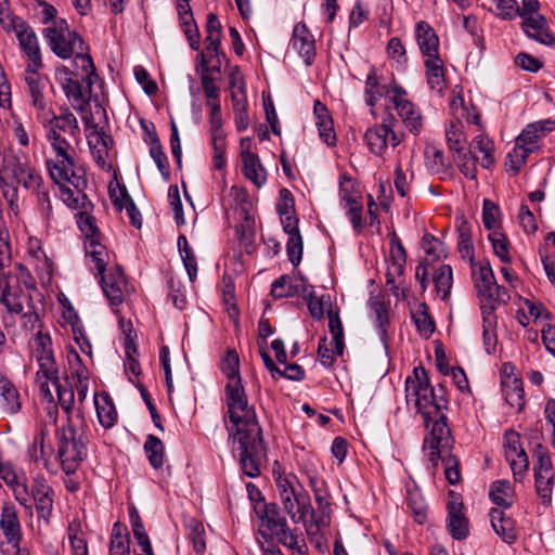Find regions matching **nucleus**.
<instances>
[{
	"label": "nucleus",
	"instance_id": "nucleus-23",
	"mask_svg": "<svg viewBox=\"0 0 555 555\" xmlns=\"http://www.w3.org/2000/svg\"><path fill=\"white\" fill-rule=\"evenodd\" d=\"M501 386L506 402L512 408L521 410L524 406L522 382L512 363H504L501 367Z\"/></svg>",
	"mask_w": 555,
	"mask_h": 555
},
{
	"label": "nucleus",
	"instance_id": "nucleus-28",
	"mask_svg": "<svg viewBox=\"0 0 555 555\" xmlns=\"http://www.w3.org/2000/svg\"><path fill=\"white\" fill-rule=\"evenodd\" d=\"M41 67L42 62L37 66H33V63H28L25 68L24 80L31 98L33 106L39 112H44L47 108V101L44 98L46 79L39 73Z\"/></svg>",
	"mask_w": 555,
	"mask_h": 555
},
{
	"label": "nucleus",
	"instance_id": "nucleus-14",
	"mask_svg": "<svg viewBox=\"0 0 555 555\" xmlns=\"http://www.w3.org/2000/svg\"><path fill=\"white\" fill-rule=\"evenodd\" d=\"M391 92V103L404 128L411 134L420 135L425 125L421 109L408 98L402 88L393 87Z\"/></svg>",
	"mask_w": 555,
	"mask_h": 555
},
{
	"label": "nucleus",
	"instance_id": "nucleus-56",
	"mask_svg": "<svg viewBox=\"0 0 555 555\" xmlns=\"http://www.w3.org/2000/svg\"><path fill=\"white\" fill-rule=\"evenodd\" d=\"M306 283L301 280L293 283L287 276H281L272 283L271 293L276 298L291 297L296 293H301Z\"/></svg>",
	"mask_w": 555,
	"mask_h": 555
},
{
	"label": "nucleus",
	"instance_id": "nucleus-17",
	"mask_svg": "<svg viewBox=\"0 0 555 555\" xmlns=\"http://www.w3.org/2000/svg\"><path fill=\"white\" fill-rule=\"evenodd\" d=\"M328 327L333 336V341L327 343L326 338H322L318 347V358L323 366H331L336 357L344 352V328L336 311H328Z\"/></svg>",
	"mask_w": 555,
	"mask_h": 555
},
{
	"label": "nucleus",
	"instance_id": "nucleus-39",
	"mask_svg": "<svg viewBox=\"0 0 555 555\" xmlns=\"http://www.w3.org/2000/svg\"><path fill=\"white\" fill-rule=\"evenodd\" d=\"M426 166L428 170L438 175L441 178H447L452 175L451 163L444 157V153L441 149L429 145L425 150Z\"/></svg>",
	"mask_w": 555,
	"mask_h": 555
},
{
	"label": "nucleus",
	"instance_id": "nucleus-53",
	"mask_svg": "<svg viewBox=\"0 0 555 555\" xmlns=\"http://www.w3.org/2000/svg\"><path fill=\"white\" fill-rule=\"evenodd\" d=\"M232 107L234 113V121L237 131L243 132L247 130L249 127V117H248V104L246 94H233L232 96Z\"/></svg>",
	"mask_w": 555,
	"mask_h": 555
},
{
	"label": "nucleus",
	"instance_id": "nucleus-62",
	"mask_svg": "<svg viewBox=\"0 0 555 555\" xmlns=\"http://www.w3.org/2000/svg\"><path fill=\"white\" fill-rule=\"evenodd\" d=\"M422 248L425 254L431 258L433 261L440 260L447 257L444 244L437 237L425 234L422 238Z\"/></svg>",
	"mask_w": 555,
	"mask_h": 555
},
{
	"label": "nucleus",
	"instance_id": "nucleus-36",
	"mask_svg": "<svg viewBox=\"0 0 555 555\" xmlns=\"http://www.w3.org/2000/svg\"><path fill=\"white\" fill-rule=\"evenodd\" d=\"M22 408L18 390L13 383L0 374V412L16 414Z\"/></svg>",
	"mask_w": 555,
	"mask_h": 555
},
{
	"label": "nucleus",
	"instance_id": "nucleus-8",
	"mask_svg": "<svg viewBox=\"0 0 555 555\" xmlns=\"http://www.w3.org/2000/svg\"><path fill=\"white\" fill-rule=\"evenodd\" d=\"M79 69L81 74L70 70L64 65L59 66L55 70V80L61 86L73 108L83 111L89 103L92 86L99 80V76L95 74V69L92 74Z\"/></svg>",
	"mask_w": 555,
	"mask_h": 555
},
{
	"label": "nucleus",
	"instance_id": "nucleus-63",
	"mask_svg": "<svg viewBox=\"0 0 555 555\" xmlns=\"http://www.w3.org/2000/svg\"><path fill=\"white\" fill-rule=\"evenodd\" d=\"M413 320L420 334L428 338L435 331V324L427 312L425 304H421L418 309L413 313Z\"/></svg>",
	"mask_w": 555,
	"mask_h": 555
},
{
	"label": "nucleus",
	"instance_id": "nucleus-2",
	"mask_svg": "<svg viewBox=\"0 0 555 555\" xmlns=\"http://www.w3.org/2000/svg\"><path fill=\"white\" fill-rule=\"evenodd\" d=\"M87 425L80 416L67 417V424L56 431L57 460L66 475L74 474L88 455Z\"/></svg>",
	"mask_w": 555,
	"mask_h": 555
},
{
	"label": "nucleus",
	"instance_id": "nucleus-9",
	"mask_svg": "<svg viewBox=\"0 0 555 555\" xmlns=\"http://www.w3.org/2000/svg\"><path fill=\"white\" fill-rule=\"evenodd\" d=\"M2 173L7 179H12L16 184L31 192H39L43 185L40 172L24 153L4 155Z\"/></svg>",
	"mask_w": 555,
	"mask_h": 555
},
{
	"label": "nucleus",
	"instance_id": "nucleus-1",
	"mask_svg": "<svg viewBox=\"0 0 555 555\" xmlns=\"http://www.w3.org/2000/svg\"><path fill=\"white\" fill-rule=\"evenodd\" d=\"M227 377L224 398L227 405L225 429L229 440L237 443V457L242 472L255 478L260 475L263 453L262 433L256 412L249 404L240 374V358L235 350H228L220 363Z\"/></svg>",
	"mask_w": 555,
	"mask_h": 555
},
{
	"label": "nucleus",
	"instance_id": "nucleus-21",
	"mask_svg": "<svg viewBox=\"0 0 555 555\" xmlns=\"http://www.w3.org/2000/svg\"><path fill=\"white\" fill-rule=\"evenodd\" d=\"M256 512L260 520L259 532L264 539L278 538L289 529L286 518L276 504L264 503L262 508L257 507Z\"/></svg>",
	"mask_w": 555,
	"mask_h": 555
},
{
	"label": "nucleus",
	"instance_id": "nucleus-32",
	"mask_svg": "<svg viewBox=\"0 0 555 555\" xmlns=\"http://www.w3.org/2000/svg\"><path fill=\"white\" fill-rule=\"evenodd\" d=\"M47 434V429L41 427L34 437L33 442L29 444L27 453L30 461L37 464H42L47 470L55 473L50 460L53 449L50 444H46Z\"/></svg>",
	"mask_w": 555,
	"mask_h": 555
},
{
	"label": "nucleus",
	"instance_id": "nucleus-25",
	"mask_svg": "<svg viewBox=\"0 0 555 555\" xmlns=\"http://www.w3.org/2000/svg\"><path fill=\"white\" fill-rule=\"evenodd\" d=\"M289 49L296 52L307 66L315 59V39L304 22H298L294 28L289 41Z\"/></svg>",
	"mask_w": 555,
	"mask_h": 555
},
{
	"label": "nucleus",
	"instance_id": "nucleus-49",
	"mask_svg": "<svg viewBox=\"0 0 555 555\" xmlns=\"http://www.w3.org/2000/svg\"><path fill=\"white\" fill-rule=\"evenodd\" d=\"M446 139L449 149L456 153L465 150L467 138L464 131V125L461 121L451 120L446 126Z\"/></svg>",
	"mask_w": 555,
	"mask_h": 555
},
{
	"label": "nucleus",
	"instance_id": "nucleus-12",
	"mask_svg": "<svg viewBox=\"0 0 555 555\" xmlns=\"http://www.w3.org/2000/svg\"><path fill=\"white\" fill-rule=\"evenodd\" d=\"M470 266L474 285L481 300L488 301L489 306H494V302L509 298L507 293L496 284L489 262H473Z\"/></svg>",
	"mask_w": 555,
	"mask_h": 555
},
{
	"label": "nucleus",
	"instance_id": "nucleus-40",
	"mask_svg": "<svg viewBox=\"0 0 555 555\" xmlns=\"http://www.w3.org/2000/svg\"><path fill=\"white\" fill-rule=\"evenodd\" d=\"M469 151L474 155L481 154L479 157V163L482 168L490 169L494 165L495 145L489 137L485 134L476 135L469 145Z\"/></svg>",
	"mask_w": 555,
	"mask_h": 555
},
{
	"label": "nucleus",
	"instance_id": "nucleus-30",
	"mask_svg": "<svg viewBox=\"0 0 555 555\" xmlns=\"http://www.w3.org/2000/svg\"><path fill=\"white\" fill-rule=\"evenodd\" d=\"M11 31L15 33L20 48L27 56L28 63H33V66H37L42 62L37 36L26 22L21 21Z\"/></svg>",
	"mask_w": 555,
	"mask_h": 555
},
{
	"label": "nucleus",
	"instance_id": "nucleus-31",
	"mask_svg": "<svg viewBox=\"0 0 555 555\" xmlns=\"http://www.w3.org/2000/svg\"><path fill=\"white\" fill-rule=\"evenodd\" d=\"M191 0H176V11L180 26L189 41L190 47L197 51L201 47V35L193 16Z\"/></svg>",
	"mask_w": 555,
	"mask_h": 555
},
{
	"label": "nucleus",
	"instance_id": "nucleus-45",
	"mask_svg": "<svg viewBox=\"0 0 555 555\" xmlns=\"http://www.w3.org/2000/svg\"><path fill=\"white\" fill-rule=\"evenodd\" d=\"M450 107L452 116L456 121H466L468 124L480 125V115L475 106L468 107L462 95H454L451 100Z\"/></svg>",
	"mask_w": 555,
	"mask_h": 555
},
{
	"label": "nucleus",
	"instance_id": "nucleus-20",
	"mask_svg": "<svg viewBox=\"0 0 555 555\" xmlns=\"http://www.w3.org/2000/svg\"><path fill=\"white\" fill-rule=\"evenodd\" d=\"M28 298L27 287L15 275L0 278V302L9 312L20 313Z\"/></svg>",
	"mask_w": 555,
	"mask_h": 555
},
{
	"label": "nucleus",
	"instance_id": "nucleus-51",
	"mask_svg": "<svg viewBox=\"0 0 555 555\" xmlns=\"http://www.w3.org/2000/svg\"><path fill=\"white\" fill-rule=\"evenodd\" d=\"M143 448L153 468H160L165 463V447L163 441L154 435H149Z\"/></svg>",
	"mask_w": 555,
	"mask_h": 555
},
{
	"label": "nucleus",
	"instance_id": "nucleus-6",
	"mask_svg": "<svg viewBox=\"0 0 555 555\" xmlns=\"http://www.w3.org/2000/svg\"><path fill=\"white\" fill-rule=\"evenodd\" d=\"M405 398L406 402L413 404L423 415L427 427L430 420L442 415L447 408V401L442 397H436L423 367H415L413 376L406 378Z\"/></svg>",
	"mask_w": 555,
	"mask_h": 555
},
{
	"label": "nucleus",
	"instance_id": "nucleus-57",
	"mask_svg": "<svg viewBox=\"0 0 555 555\" xmlns=\"http://www.w3.org/2000/svg\"><path fill=\"white\" fill-rule=\"evenodd\" d=\"M189 539L197 555H203L206 550L205 528L202 522L191 518L185 524Z\"/></svg>",
	"mask_w": 555,
	"mask_h": 555
},
{
	"label": "nucleus",
	"instance_id": "nucleus-38",
	"mask_svg": "<svg viewBox=\"0 0 555 555\" xmlns=\"http://www.w3.org/2000/svg\"><path fill=\"white\" fill-rule=\"evenodd\" d=\"M301 294L312 318L321 320L324 317L325 311L328 313L330 310L338 313V310L332 309L330 295L317 296L313 287L309 285L304 287Z\"/></svg>",
	"mask_w": 555,
	"mask_h": 555
},
{
	"label": "nucleus",
	"instance_id": "nucleus-22",
	"mask_svg": "<svg viewBox=\"0 0 555 555\" xmlns=\"http://www.w3.org/2000/svg\"><path fill=\"white\" fill-rule=\"evenodd\" d=\"M105 271V269L103 270ZM102 274V289L107 297L111 307L117 312L118 307L129 293L128 284L122 270L119 267H114L108 270L106 274Z\"/></svg>",
	"mask_w": 555,
	"mask_h": 555
},
{
	"label": "nucleus",
	"instance_id": "nucleus-59",
	"mask_svg": "<svg viewBox=\"0 0 555 555\" xmlns=\"http://www.w3.org/2000/svg\"><path fill=\"white\" fill-rule=\"evenodd\" d=\"M201 59L202 65L205 67V72L202 74L201 77V83L205 93V96L207 98V105H210L214 101H219V93L220 90L218 86L215 82V79L208 74L209 68L208 60L204 53H201L198 55Z\"/></svg>",
	"mask_w": 555,
	"mask_h": 555
},
{
	"label": "nucleus",
	"instance_id": "nucleus-54",
	"mask_svg": "<svg viewBox=\"0 0 555 555\" xmlns=\"http://www.w3.org/2000/svg\"><path fill=\"white\" fill-rule=\"evenodd\" d=\"M60 186L62 201L73 209H76L80 205V201L85 198L81 189L86 184L85 176L82 175V183L76 185L74 182H66L64 184L56 183Z\"/></svg>",
	"mask_w": 555,
	"mask_h": 555
},
{
	"label": "nucleus",
	"instance_id": "nucleus-64",
	"mask_svg": "<svg viewBox=\"0 0 555 555\" xmlns=\"http://www.w3.org/2000/svg\"><path fill=\"white\" fill-rule=\"evenodd\" d=\"M276 539L279 543L291 551V555H294L296 552L308 547L302 534L297 533L296 530L291 528L279 535Z\"/></svg>",
	"mask_w": 555,
	"mask_h": 555
},
{
	"label": "nucleus",
	"instance_id": "nucleus-41",
	"mask_svg": "<svg viewBox=\"0 0 555 555\" xmlns=\"http://www.w3.org/2000/svg\"><path fill=\"white\" fill-rule=\"evenodd\" d=\"M94 405L100 424L112 428L117 421V412L112 398L106 393L94 395Z\"/></svg>",
	"mask_w": 555,
	"mask_h": 555
},
{
	"label": "nucleus",
	"instance_id": "nucleus-48",
	"mask_svg": "<svg viewBox=\"0 0 555 555\" xmlns=\"http://www.w3.org/2000/svg\"><path fill=\"white\" fill-rule=\"evenodd\" d=\"M86 124L87 138L90 146L99 147L96 159L102 165L105 164V155L107 154V140L108 137L101 133L95 125H92L88 117H82Z\"/></svg>",
	"mask_w": 555,
	"mask_h": 555
},
{
	"label": "nucleus",
	"instance_id": "nucleus-7",
	"mask_svg": "<svg viewBox=\"0 0 555 555\" xmlns=\"http://www.w3.org/2000/svg\"><path fill=\"white\" fill-rule=\"evenodd\" d=\"M38 371L36 373V386L43 400L53 403L55 396L61 408L66 414H70L75 403V393L72 387L64 386L60 383L59 369L55 358L36 359Z\"/></svg>",
	"mask_w": 555,
	"mask_h": 555
},
{
	"label": "nucleus",
	"instance_id": "nucleus-10",
	"mask_svg": "<svg viewBox=\"0 0 555 555\" xmlns=\"http://www.w3.org/2000/svg\"><path fill=\"white\" fill-rule=\"evenodd\" d=\"M431 421L433 425L429 434L424 439L423 451L435 469L438 466L440 456L451 453L453 438L444 414Z\"/></svg>",
	"mask_w": 555,
	"mask_h": 555
},
{
	"label": "nucleus",
	"instance_id": "nucleus-52",
	"mask_svg": "<svg viewBox=\"0 0 555 555\" xmlns=\"http://www.w3.org/2000/svg\"><path fill=\"white\" fill-rule=\"evenodd\" d=\"M433 280L437 295L442 300H446L450 295L453 283L451 267L449 264H442L439 267L435 272Z\"/></svg>",
	"mask_w": 555,
	"mask_h": 555
},
{
	"label": "nucleus",
	"instance_id": "nucleus-35",
	"mask_svg": "<svg viewBox=\"0 0 555 555\" xmlns=\"http://www.w3.org/2000/svg\"><path fill=\"white\" fill-rule=\"evenodd\" d=\"M313 115L320 138L327 145L334 146L336 144V133L334 131L333 120L327 107L320 101H315Z\"/></svg>",
	"mask_w": 555,
	"mask_h": 555
},
{
	"label": "nucleus",
	"instance_id": "nucleus-42",
	"mask_svg": "<svg viewBox=\"0 0 555 555\" xmlns=\"http://www.w3.org/2000/svg\"><path fill=\"white\" fill-rule=\"evenodd\" d=\"M482 328L486 351L488 353H492L495 351L498 343L494 306H487L482 308Z\"/></svg>",
	"mask_w": 555,
	"mask_h": 555
},
{
	"label": "nucleus",
	"instance_id": "nucleus-33",
	"mask_svg": "<svg viewBox=\"0 0 555 555\" xmlns=\"http://www.w3.org/2000/svg\"><path fill=\"white\" fill-rule=\"evenodd\" d=\"M521 18V27L529 37L544 44H553L555 42V37L550 31L546 20L541 13L527 15Z\"/></svg>",
	"mask_w": 555,
	"mask_h": 555
},
{
	"label": "nucleus",
	"instance_id": "nucleus-5",
	"mask_svg": "<svg viewBox=\"0 0 555 555\" xmlns=\"http://www.w3.org/2000/svg\"><path fill=\"white\" fill-rule=\"evenodd\" d=\"M555 129V121L543 119L528 124L515 139L505 160L506 171L516 176L525 167L528 156L540 150L542 140Z\"/></svg>",
	"mask_w": 555,
	"mask_h": 555
},
{
	"label": "nucleus",
	"instance_id": "nucleus-61",
	"mask_svg": "<svg viewBox=\"0 0 555 555\" xmlns=\"http://www.w3.org/2000/svg\"><path fill=\"white\" fill-rule=\"evenodd\" d=\"M459 251L464 259L470 263L474 262V247L472 243L470 230L466 221H462L459 227Z\"/></svg>",
	"mask_w": 555,
	"mask_h": 555
},
{
	"label": "nucleus",
	"instance_id": "nucleus-18",
	"mask_svg": "<svg viewBox=\"0 0 555 555\" xmlns=\"http://www.w3.org/2000/svg\"><path fill=\"white\" fill-rule=\"evenodd\" d=\"M406 255L405 250L396 234L391 235L386 272V283L391 285V291L397 298H404V291L397 285L404 272Z\"/></svg>",
	"mask_w": 555,
	"mask_h": 555
},
{
	"label": "nucleus",
	"instance_id": "nucleus-29",
	"mask_svg": "<svg viewBox=\"0 0 555 555\" xmlns=\"http://www.w3.org/2000/svg\"><path fill=\"white\" fill-rule=\"evenodd\" d=\"M448 503V527L452 537L456 540L465 539L469 532L468 519L463 512V502L459 494L451 491Z\"/></svg>",
	"mask_w": 555,
	"mask_h": 555
},
{
	"label": "nucleus",
	"instance_id": "nucleus-44",
	"mask_svg": "<svg viewBox=\"0 0 555 555\" xmlns=\"http://www.w3.org/2000/svg\"><path fill=\"white\" fill-rule=\"evenodd\" d=\"M427 83L433 90L441 92L446 87L443 62L440 56L425 59Z\"/></svg>",
	"mask_w": 555,
	"mask_h": 555
},
{
	"label": "nucleus",
	"instance_id": "nucleus-27",
	"mask_svg": "<svg viewBox=\"0 0 555 555\" xmlns=\"http://www.w3.org/2000/svg\"><path fill=\"white\" fill-rule=\"evenodd\" d=\"M0 531L5 542L20 553L22 527L14 505L5 503L0 515Z\"/></svg>",
	"mask_w": 555,
	"mask_h": 555
},
{
	"label": "nucleus",
	"instance_id": "nucleus-15",
	"mask_svg": "<svg viewBox=\"0 0 555 555\" xmlns=\"http://www.w3.org/2000/svg\"><path fill=\"white\" fill-rule=\"evenodd\" d=\"M281 503L294 524H304L307 533L313 532V527L319 529L321 520L315 519V513L307 493L300 491L281 500Z\"/></svg>",
	"mask_w": 555,
	"mask_h": 555
},
{
	"label": "nucleus",
	"instance_id": "nucleus-50",
	"mask_svg": "<svg viewBox=\"0 0 555 555\" xmlns=\"http://www.w3.org/2000/svg\"><path fill=\"white\" fill-rule=\"evenodd\" d=\"M242 162L244 176L256 186L260 188L267 181V175L264 168L260 164L259 157L257 155L247 154V158Z\"/></svg>",
	"mask_w": 555,
	"mask_h": 555
},
{
	"label": "nucleus",
	"instance_id": "nucleus-3",
	"mask_svg": "<svg viewBox=\"0 0 555 555\" xmlns=\"http://www.w3.org/2000/svg\"><path fill=\"white\" fill-rule=\"evenodd\" d=\"M43 35L50 49L61 59H74L77 68L92 74L94 64L92 57L87 52V47L82 38L69 29L64 20L53 22L51 26L44 28Z\"/></svg>",
	"mask_w": 555,
	"mask_h": 555
},
{
	"label": "nucleus",
	"instance_id": "nucleus-26",
	"mask_svg": "<svg viewBox=\"0 0 555 555\" xmlns=\"http://www.w3.org/2000/svg\"><path fill=\"white\" fill-rule=\"evenodd\" d=\"M505 457L509 463L511 469L515 479H520L527 472L529 461L526 451L520 444V437L515 431H507L505 434Z\"/></svg>",
	"mask_w": 555,
	"mask_h": 555
},
{
	"label": "nucleus",
	"instance_id": "nucleus-24",
	"mask_svg": "<svg viewBox=\"0 0 555 555\" xmlns=\"http://www.w3.org/2000/svg\"><path fill=\"white\" fill-rule=\"evenodd\" d=\"M31 495L35 502L38 519L43 521L44 525H49L53 513L54 492L44 477L37 476L34 478Z\"/></svg>",
	"mask_w": 555,
	"mask_h": 555
},
{
	"label": "nucleus",
	"instance_id": "nucleus-55",
	"mask_svg": "<svg viewBox=\"0 0 555 555\" xmlns=\"http://www.w3.org/2000/svg\"><path fill=\"white\" fill-rule=\"evenodd\" d=\"M454 162L456 163L460 171L466 177L474 180L477 176V163L479 156L474 155L469 150H462L454 153Z\"/></svg>",
	"mask_w": 555,
	"mask_h": 555
},
{
	"label": "nucleus",
	"instance_id": "nucleus-47",
	"mask_svg": "<svg viewBox=\"0 0 555 555\" xmlns=\"http://www.w3.org/2000/svg\"><path fill=\"white\" fill-rule=\"evenodd\" d=\"M384 93L385 87L379 83L376 69L373 67L366 76L364 88L365 103L372 108L371 114L373 116H376L374 106L383 98Z\"/></svg>",
	"mask_w": 555,
	"mask_h": 555
},
{
	"label": "nucleus",
	"instance_id": "nucleus-34",
	"mask_svg": "<svg viewBox=\"0 0 555 555\" xmlns=\"http://www.w3.org/2000/svg\"><path fill=\"white\" fill-rule=\"evenodd\" d=\"M415 39L425 59L439 55V38L428 23L421 21L416 24Z\"/></svg>",
	"mask_w": 555,
	"mask_h": 555
},
{
	"label": "nucleus",
	"instance_id": "nucleus-19",
	"mask_svg": "<svg viewBox=\"0 0 555 555\" xmlns=\"http://www.w3.org/2000/svg\"><path fill=\"white\" fill-rule=\"evenodd\" d=\"M40 119L46 130V135H50L53 132L55 134L66 133L73 140H78L80 134V128L76 116L69 111L65 109L61 115L56 116L53 112L46 108L44 112H40Z\"/></svg>",
	"mask_w": 555,
	"mask_h": 555
},
{
	"label": "nucleus",
	"instance_id": "nucleus-16",
	"mask_svg": "<svg viewBox=\"0 0 555 555\" xmlns=\"http://www.w3.org/2000/svg\"><path fill=\"white\" fill-rule=\"evenodd\" d=\"M339 204L346 209L353 230L360 232L363 229L362 196L356 182L347 176H341L339 181Z\"/></svg>",
	"mask_w": 555,
	"mask_h": 555
},
{
	"label": "nucleus",
	"instance_id": "nucleus-11",
	"mask_svg": "<svg viewBox=\"0 0 555 555\" xmlns=\"http://www.w3.org/2000/svg\"><path fill=\"white\" fill-rule=\"evenodd\" d=\"M396 118L388 114L380 124L366 129L364 141L371 153L377 156H385L389 149L397 147L402 141V134L393 130Z\"/></svg>",
	"mask_w": 555,
	"mask_h": 555
},
{
	"label": "nucleus",
	"instance_id": "nucleus-60",
	"mask_svg": "<svg viewBox=\"0 0 555 555\" xmlns=\"http://www.w3.org/2000/svg\"><path fill=\"white\" fill-rule=\"evenodd\" d=\"M274 480L280 500L292 496L301 491L298 489L300 488L299 482L294 475L285 476L280 473H274Z\"/></svg>",
	"mask_w": 555,
	"mask_h": 555
},
{
	"label": "nucleus",
	"instance_id": "nucleus-13",
	"mask_svg": "<svg viewBox=\"0 0 555 555\" xmlns=\"http://www.w3.org/2000/svg\"><path fill=\"white\" fill-rule=\"evenodd\" d=\"M78 227L86 237V256L91 258L98 272L102 273L109 262V254L100 241V234L93 217L81 214L78 219Z\"/></svg>",
	"mask_w": 555,
	"mask_h": 555
},
{
	"label": "nucleus",
	"instance_id": "nucleus-58",
	"mask_svg": "<svg viewBox=\"0 0 555 555\" xmlns=\"http://www.w3.org/2000/svg\"><path fill=\"white\" fill-rule=\"evenodd\" d=\"M514 491L507 480L495 481L490 490V499L500 506L509 507L513 503Z\"/></svg>",
	"mask_w": 555,
	"mask_h": 555
},
{
	"label": "nucleus",
	"instance_id": "nucleus-46",
	"mask_svg": "<svg viewBox=\"0 0 555 555\" xmlns=\"http://www.w3.org/2000/svg\"><path fill=\"white\" fill-rule=\"evenodd\" d=\"M367 305L371 314L377 324L378 336L380 340L385 344L387 340V325L389 323L387 307L384 300L378 296L370 298Z\"/></svg>",
	"mask_w": 555,
	"mask_h": 555
},
{
	"label": "nucleus",
	"instance_id": "nucleus-4",
	"mask_svg": "<svg viewBox=\"0 0 555 555\" xmlns=\"http://www.w3.org/2000/svg\"><path fill=\"white\" fill-rule=\"evenodd\" d=\"M51 155L46 159V167L54 183H82V168L77 163V152L74 145L62 134L46 135Z\"/></svg>",
	"mask_w": 555,
	"mask_h": 555
},
{
	"label": "nucleus",
	"instance_id": "nucleus-37",
	"mask_svg": "<svg viewBox=\"0 0 555 555\" xmlns=\"http://www.w3.org/2000/svg\"><path fill=\"white\" fill-rule=\"evenodd\" d=\"M490 520L493 530L505 543L512 544L516 541L517 532L514 520L503 509L492 508Z\"/></svg>",
	"mask_w": 555,
	"mask_h": 555
},
{
	"label": "nucleus",
	"instance_id": "nucleus-43",
	"mask_svg": "<svg viewBox=\"0 0 555 555\" xmlns=\"http://www.w3.org/2000/svg\"><path fill=\"white\" fill-rule=\"evenodd\" d=\"M221 24L216 14L209 13L206 22V51L209 57L218 56L221 48Z\"/></svg>",
	"mask_w": 555,
	"mask_h": 555
}]
</instances>
